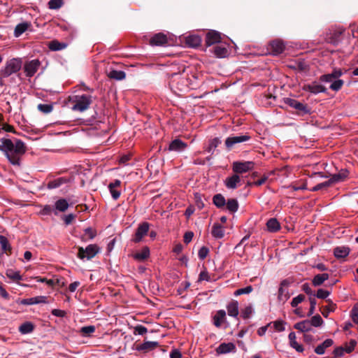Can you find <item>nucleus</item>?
Here are the masks:
<instances>
[{
	"label": "nucleus",
	"instance_id": "f257e3e1",
	"mask_svg": "<svg viewBox=\"0 0 358 358\" xmlns=\"http://www.w3.org/2000/svg\"><path fill=\"white\" fill-rule=\"evenodd\" d=\"M0 150L4 153L8 161L14 166L20 165V157L23 155L27 148L24 143L20 139L15 141L6 138L0 139Z\"/></svg>",
	"mask_w": 358,
	"mask_h": 358
},
{
	"label": "nucleus",
	"instance_id": "f03ea898",
	"mask_svg": "<svg viewBox=\"0 0 358 358\" xmlns=\"http://www.w3.org/2000/svg\"><path fill=\"white\" fill-rule=\"evenodd\" d=\"M352 34L348 30L341 27H331L326 32L324 41L327 43L336 45L338 43H351Z\"/></svg>",
	"mask_w": 358,
	"mask_h": 358
},
{
	"label": "nucleus",
	"instance_id": "7ed1b4c3",
	"mask_svg": "<svg viewBox=\"0 0 358 358\" xmlns=\"http://www.w3.org/2000/svg\"><path fill=\"white\" fill-rule=\"evenodd\" d=\"M22 60L20 58L8 59L3 68L0 70L1 78H8L13 73H17L22 68Z\"/></svg>",
	"mask_w": 358,
	"mask_h": 358
},
{
	"label": "nucleus",
	"instance_id": "20e7f679",
	"mask_svg": "<svg viewBox=\"0 0 358 358\" xmlns=\"http://www.w3.org/2000/svg\"><path fill=\"white\" fill-rule=\"evenodd\" d=\"M100 252V248L96 244L88 245L85 248L78 247L77 257L81 260L86 259L91 260Z\"/></svg>",
	"mask_w": 358,
	"mask_h": 358
},
{
	"label": "nucleus",
	"instance_id": "39448f33",
	"mask_svg": "<svg viewBox=\"0 0 358 358\" xmlns=\"http://www.w3.org/2000/svg\"><path fill=\"white\" fill-rule=\"evenodd\" d=\"M237 49V46H212L210 52L213 53L215 57L221 59L236 55L238 53Z\"/></svg>",
	"mask_w": 358,
	"mask_h": 358
},
{
	"label": "nucleus",
	"instance_id": "423d86ee",
	"mask_svg": "<svg viewBox=\"0 0 358 358\" xmlns=\"http://www.w3.org/2000/svg\"><path fill=\"white\" fill-rule=\"evenodd\" d=\"M171 80V87L176 94L184 92L188 89L187 79L180 74L174 75Z\"/></svg>",
	"mask_w": 358,
	"mask_h": 358
},
{
	"label": "nucleus",
	"instance_id": "0eeeda50",
	"mask_svg": "<svg viewBox=\"0 0 358 358\" xmlns=\"http://www.w3.org/2000/svg\"><path fill=\"white\" fill-rule=\"evenodd\" d=\"M75 104L72 107V110L76 111L83 112L90 108L92 103V96L83 94L81 96H75Z\"/></svg>",
	"mask_w": 358,
	"mask_h": 358
},
{
	"label": "nucleus",
	"instance_id": "6e6552de",
	"mask_svg": "<svg viewBox=\"0 0 358 358\" xmlns=\"http://www.w3.org/2000/svg\"><path fill=\"white\" fill-rule=\"evenodd\" d=\"M176 37L170 33H157L150 39V45H165L175 43Z\"/></svg>",
	"mask_w": 358,
	"mask_h": 358
},
{
	"label": "nucleus",
	"instance_id": "1a4fd4ad",
	"mask_svg": "<svg viewBox=\"0 0 358 358\" xmlns=\"http://www.w3.org/2000/svg\"><path fill=\"white\" fill-rule=\"evenodd\" d=\"M284 103L297 110V114L304 115L310 114V108L303 103L292 98H284Z\"/></svg>",
	"mask_w": 358,
	"mask_h": 358
},
{
	"label": "nucleus",
	"instance_id": "9d476101",
	"mask_svg": "<svg viewBox=\"0 0 358 358\" xmlns=\"http://www.w3.org/2000/svg\"><path fill=\"white\" fill-rule=\"evenodd\" d=\"M255 164L253 162H234L232 164L233 171L236 173L242 174L253 169Z\"/></svg>",
	"mask_w": 358,
	"mask_h": 358
},
{
	"label": "nucleus",
	"instance_id": "9b49d317",
	"mask_svg": "<svg viewBox=\"0 0 358 358\" xmlns=\"http://www.w3.org/2000/svg\"><path fill=\"white\" fill-rule=\"evenodd\" d=\"M149 228L150 224L147 222L139 224L131 238V241L136 243H140L143 240V238L148 234Z\"/></svg>",
	"mask_w": 358,
	"mask_h": 358
},
{
	"label": "nucleus",
	"instance_id": "f8f14e48",
	"mask_svg": "<svg viewBox=\"0 0 358 358\" xmlns=\"http://www.w3.org/2000/svg\"><path fill=\"white\" fill-rule=\"evenodd\" d=\"M251 139V136L249 134H244L236 136H229L225 140V146L228 150H231L234 146L237 143H243Z\"/></svg>",
	"mask_w": 358,
	"mask_h": 358
},
{
	"label": "nucleus",
	"instance_id": "ddd939ff",
	"mask_svg": "<svg viewBox=\"0 0 358 358\" xmlns=\"http://www.w3.org/2000/svg\"><path fill=\"white\" fill-rule=\"evenodd\" d=\"M292 283L289 279H285L281 281L278 289V299L285 303L289 298L288 287Z\"/></svg>",
	"mask_w": 358,
	"mask_h": 358
},
{
	"label": "nucleus",
	"instance_id": "4468645a",
	"mask_svg": "<svg viewBox=\"0 0 358 358\" xmlns=\"http://www.w3.org/2000/svg\"><path fill=\"white\" fill-rule=\"evenodd\" d=\"M41 62L38 59H33L24 64V69L26 76L32 77L38 71Z\"/></svg>",
	"mask_w": 358,
	"mask_h": 358
},
{
	"label": "nucleus",
	"instance_id": "2eb2a0df",
	"mask_svg": "<svg viewBox=\"0 0 358 358\" xmlns=\"http://www.w3.org/2000/svg\"><path fill=\"white\" fill-rule=\"evenodd\" d=\"M223 43L221 34L216 31H210L206 34V45H216ZM224 43H227L224 42Z\"/></svg>",
	"mask_w": 358,
	"mask_h": 358
},
{
	"label": "nucleus",
	"instance_id": "dca6fc26",
	"mask_svg": "<svg viewBox=\"0 0 358 358\" xmlns=\"http://www.w3.org/2000/svg\"><path fill=\"white\" fill-rule=\"evenodd\" d=\"M303 90L306 92H309L314 94H317L320 92H326L327 88L317 83V82H313L310 84H305L303 86Z\"/></svg>",
	"mask_w": 358,
	"mask_h": 358
},
{
	"label": "nucleus",
	"instance_id": "f3484780",
	"mask_svg": "<svg viewBox=\"0 0 358 358\" xmlns=\"http://www.w3.org/2000/svg\"><path fill=\"white\" fill-rule=\"evenodd\" d=\"M266 51L262 50L257 54L260 55H272L277 56L282 54L285 51V46H266Z\"/></svg>",
	"mask_w": 358,
	"mask_h": 358
},
{
	"label": "nucleus",
	"instance_id": "a211bd4d",
	"mask_svg": "<svg viewBox=\"0 0 358 358\" xmlns=\"http://www.w3.org/2000/svg\"><path fill=\"white\" fill-rule=\"evenodd\" d=\"M187 145L186 143L182 141L181 140L176 138L172 141L169 146V150L175 151V152H181L183 151Z\"/></svg>",
	"mask_w": 358,
	"mask_h": 358
},
{
	"label": "nucleus",
	"instance_id": "6ab92c4d",
	"mask_svg": "<svg viewBox=\"0 0 358 358\" xmlns=\"http://www.w3.org/2000/svg\"><path fill=\"white\" fill-rule=\"evenodd\" d=\"M349 172L347 169H341L339 173L331 176L329 181L331 185L344 181L348 177Z\"/></svg>",
	"mask_w": 358,
	"mask_h": 358
},
{
	"label": "nucleus",
	"instance_id": "aec40b11",
	"mask_svg": "<svg viewBox=\"0 0 358 358\" xmlns=\"http://www.w3.org/2000/svg\"><path fill=\"white\" fill-rule=\"evenodd\" d=\"M121 185V181L120 180H115L114 182H110L108 187L111 194V196L114 200H117L120 196V191L116 189L117 187H120Z\"/></svg>",
	"mask_w": 358,
	"mask_h": 358
},
{
	"label": "nucleus",
	"instance_id": "412c9836",
	"mask_svg": "<svg viewBox=\"0 0 358 358\" xmlns=\"http://www.w3.org/2000/svg\"><path fill=\"white\" fill-rule=\"evenodd\" d=\"M236 346L233 343H221L216 349L217 354H226L231 352H235Z\"/></svg>",
	"mask_w": 358,
	"mask_h": 358
},
{
	"label": "nucleus",
	"instance_id": "4be33fe9",
	"mask_svg": "<svg viewBox=\"0 0 358 358\" xmlns=\"http://www.w3.org/2000/svg\"><path fill=\"white\" fill-rule=\"evenodd\" d=\"M47 297L45 296H38L36 297L24 299L20 301V303L22 305H33L38 304L41 303H46Z\"/></svg>",
	"mask_w": 358,
	"mask_h": 358
},
{
	"label": "nucleus",
	"instance_id": "5701e85b",
	"mask_svg": "<svg viewBox=\"0 0 358 358\" xmlns=\"http://www.w3.org/2000/svg\"><path fill=\"white\" fill-rule=\"evenodd\" d=\"M159 345L158 342L155 341H146L141 345H138L136 347V350L143 351L144 352H147L150 351Z\"/></svg>",
	"mask_w": 358,
	"mask_h": 358
},
{
	"label": "nucleus",
	"instance_id": "b1692460",
	"mask_svg": "<svg viewBox=\"0 0 358 358\" xmlns=\"http://www.w3.org/2000/svg\"><path fill=\"white\" fill-rule=\"evenodd\" d=\"M241 182L240 176L236 173L229 177L225 180V185L228 189H236Z\"/></svg>",
	"mask_w": 358,
	"mask_h": 358
},
{
	"label": "nucleus",
	"instance_id": "393cba45",
	"mask_svg": "<svg viewBox=\"0 0 358 358\" xmlns=\"http://www.w3.org/2000/svg\"><path fill=\"white\" fill-rule=\"evenodd\" d=\"M342 74V72L338 71H334L331 73L324 74L320 76V80L322 82L325 83H333L335 79H337Z\"/></svg>",
	"mask_w": 358,
	"mask_h": 358
},
{
	"label": "nucleus",
	"instance_id": "a878e982",
	"mask_svg": "<svg viewBox=\"0 0 358 358\" xmlns=\"http://www.w3.org/2000/svg\"><path fill=\"white\" fill-rule=\"evenodd\" d=\"M226 320V312L224 310L217 311L216 314L213 316V324L216 327H221L222 324Z\"/></svg>",
	"mask_w": 358,
	"mask_h": 358
},
{
	"label": "nucleus",
	"instance_id": "bb28decb",
	"mask_svg": "<svg viewBox=\"0 0 358 358\" xmlns=\"http://www.w3.org/2000/svg\"><path fill=\"white\" fill-rule=\"evenodd\" d=\"M227 313L229 316L237 317L238 315V302L231 300L227 306Z\"/></svg>",
	"mask_w": 358,
	"mask_h": 358
},
{
	"label": "nucleus",
	"instance_id": "cd10ccee",
	"mask_svg": "<svg viewBox=\"0 0 358 358\" xmlns=\"http://www.w3.org/2000/svg\"><path fill=\"white\" fill-rule=\"evenodd\" d=\"M69 206V203L65 199H59L55 203V215H57V211L65 212Z\"/></svg>",
	"mask_w": 358,
	"mask_h": 358
},
{
	"label": "nucleus",
	"instance_id": "c85d7f7f",
	"mask_svg": "<svg viewBox=\"0 0 358 358\" xmlns=\"http://www.w3.org/2000/svg\"><path fill=\"white\" fill-rule=\"evenodd\" d=\"M349 253L350 248L346 246H338L334 250V255L337 259L345 258Z\"/></svg>",
	"mask_w": 358,
	"mask_h": 358
},
{
	"label": "nucleus",
	"instance_id": "c756f323",
	"mask_svg": "<svg viewBox=\"0 0 358 358\" xmlns=\"http://www.w3.org/2000/svg\"><path fill=\"white\" fill-rule=\"evenodd\" d=\"M294 328L302 332H307L311 330L312 327L310 322L308 320H306L296 323L294 325Z\"/></svg>",
	"mask_w": 358,
	"mask_h": 358
},
{
	"label": "nucleus",
	"instance_id": "7c9ffc66",
	"mask_svg": "<svg viewBox=\"0 0 358 358\" xmlns=\"http://www.w3.org/2000/svg\"><path fill=\"white\" fill-rule=\"evenodd\" d=\"M266 228L269 232H277L280 229V224L276 218H270L266 222Z\"/></svg>",
	"mask_w": 358,
	"mask_h": 358
},
{
	"label": "nucleus",
	"instance_id": "2f4dec72",
	"mask_svg": "<svg viewBox=\"0 0 358 358\" xmlns=\"http://www.w3.org/2000/svg\"><path fill=\"white\" fill-rule=\"evenodd\" d=\"M150 256V250L148 247H144L140 252H136L133 257L139 262H143L145 259H147Z\"/></svg>",
	"mask_w": 358,
	"mask_h": 358
},
{
	"label": "nucleus",
	"instance_id": "473e14b6",
	"mask_svg": "<svg viewBox=\"0 0 358 358\" xmlns=\"http://www.w3.org/2000/svg\"><path fill=\"white\" fill-rule=\"evenodd\" d=\"M31 27V23L28 22H24L18 24L14 30V35L16 37H19L24 32H25L29 27Z\"/></svg>",
	"mask_w": 358,
	"mask_h": 358
},
{
	"label": "nucleus",
	"instance_id": "72a5a7b5",
	"mask_svg": "<svg viewBox=\"0 0 358 358\" xmlns=\"http://www.w3.org/2000/svg\"><path fill=\"white\" fill-rule=\"evenodd\" d=\"M212 236L215 238H222L224 236V231L221 224L215 223L211 231Z\"/></svg>",
	"mask_w": 358,
	"mask_h": 358
},
{
	"label": "nucleus",
	"instance_id": "f704fd0d",
	"mask_svg": "<svg viewBox=\"0 0 358 358\" xmlns=\"http://www.w3.org/2000/svg\"><path fill=\"white\" fill-rule=\"evenodd\" d=\"M0 245L1 250L4 252H6L8 255L11 254L12 248L8 242V238L3 235H0Z\"/></svg>",
	"mask_w": 358,
	"mask_h": 358
},
{
	"label": "nucleus",
	"instance_id": "c9c22d12",
	"mask_svg": "<svg viewBox=\"0 0 358 358\" xmlns=\"http://www.w3.org/2000/svg\"><path fill=\"white\" fill-rule=\"evenodd\" d=\"M289 340L290 346L294 348L297 352H302L303 348L296 341V334L294 332H291L289 334Z\"/></svg>",
	"mask_w": 358,
	"mask_h": 358
},
{
	"label": "nucleus",
	"instance_id": "e433bc0d",
	"mask_svg": "<svg viewBox=\"0 0 358 358\" xmlns=\"http://www.w3.org/2000/svg\"><path fill=\"white\" fill-rule=\"evenodd\" d=\"M34 329V325L30 322H26L19 327V331L22 334H27L31 333Z\"/></svg>",
	"mask_w": 358,
	"mask_h": 358
},
{
	"label": "nucleus",
	"instance_id": "4c0bfd02",
	"mask_svg": "<svg viewBox=\"0 0 358 358\" xmlns=\"http://www.w3.org/2000/svg\"><path fill=\"white\" fill-rule=\"evenodd\" d=\"M329 278V275L328 273H322V274H317L314 276L312 282L314 286H320L322 285V283L328 280Z\"/></svg>",
	"mask_w": 358,
	"mask_h": 358
},
{
	"label": "nucleus",
	"instance_id": "58836bf2",
	"mask_svg": "<svg viewBox=\"0 0 358 358\" xmlns=\"http://www.w3.org/2000/svg\"><path fill=\"white\" fill-rule=\"evenodd\" d=\"M201 43V38L198 35H189L185 37V45H200Z\"/></svg>",
	"mask_w": 358,
	"mask_h": 358
},
{
	"label": "nucleus",
	"instance_id": "ea45409f",
	"mask_svg": "<svg viewBox=\"0 0 358 358\" xmlns=\"http://www.w3.org/2000/svg\"><path fill=\"white\" fill-rule=\"evenodd\" d=\"M213 204L217 208H222L226 204V200L223 195L221 194H217L213 196Z\"/></svg>",
	"mask_w": 358,
	"mask_h": 358
},
{
	"label": "nucleus",
	"instance_id": "a19ab883",
	"mask_svg": "<svg viewBox=\"0 0 358 358\" xmlns=\"http://www.w3.org/2000/svg\"><path fill=\"white\" fill-rule=\"evenodd\" d=\"M108 77L111 79L122 80L125 78L126 73L123 71L112 70L108 73Z\"/></svg>",
	"mask_w": 358,
	"mask_h": 358
},
{
	"label": "nucleus",
	"instance_id": "79ce46f5",
	"mask_svg": "<svg viewBox=\"0 0 358 358\" xmlns=\"http://www.w3.org/2000/svg\"><path fill=\"white\" fill-rule=\"evenodd\" d=\"M327 302L329 303L328 306L323 307V310L322 311V314L324 317H327L329 313L334 312L336 308V305L331 299L327 300Z\"/></svg>",
	"mask_w": 358,
	"mask_h": 358
},
{
	"label": "nucleus",
	"instance_id": "37998d69",
	"mask_svg": "<svg viewBox=\"0 0 358 358\" xmlns=\"http://www.w3.org/2000/svg\"><path fill=\"white\" fill-rule=\"evenodd\" d=\"M67 180L64 178H59L50 181L48 183V189H55L60 187L62 184L66 183Z\"/></svg>",
	"mask_w": 358,
	"mask_h": 358
},
{
	"label": "nucleus",
	"instance_id": "c03bdc74",
	"mask_svg": "<svg viewBox=\"0 0 358 358\" xmlns=\"http://www.w3.org/2000/svg\"><path fill=\"white\" fill-rule=\"evenodd\" d=\"M85 234L82 236V241H87L88 240L93 239L96 235V232L95 230L92 229L91 227H87L85 230Z\"/></svg>",
	"mask_w": 358,
	"mask_h": 358
},
{
	"label": "nucleus",
	"instance_id": "a18cd8bd",
	"mask_svg": "<svg viewBox=\"0 0 358 358\" xmlns=\"http://www.w3.org/2000/svg\"><path fill=\"white\" fill-rule=\"evenodd\" d=\"M227 208L231 213H235L238 209V203L236 199H229L226 203Z\"/></svg>",
	"mask_w": 358,
	"mask_h": 358
},
{
	"label": "nucleus",
	"instance_id": "49530a36",
	"mask_svg": "<svg viewBox=\"0 0 358 358\" xmlns=\"http://www.w3.org/2000/svg\"><path fill=\"white\" fill-rule=\"evenodd\" d=\"M6 275L8 278L13 281H19L22 279L20 271H15L13 269H8L6 271Z\"/></svg>",
	"mask_w": 358,
	"mask_h": 358
},
{
	"label": "nucleus",
	"instance_id": "de8ad7c7",
	"mask_svg": "<svg viewBox=\"0 0 358 358\" xmlns=\"http://www.w3.org/2000/svg\"><path fill=\"white\" fill-rule=\"evenodd\" d=\"M95 330H96V328L93 325H90V326H85V327H83L80 330V334L83 336H85V337H90L92 336V334L93 333L95 332Z\"/></svg>",
	"mask_w": 358,
	"mask_h": 358
},
{
	"label": "nucleus",
	"instance_id": "09e8293b",
	"mask_svg": "<svg viewBox=\"0 0 358 358\" xmlns=\"http://www.w3.org/2000/svg\"><path fill=\"white\" fill-rule=\"evenodd\" d=\"M221 143V140L219 138H213L209 143L207 148L208 152H213L214 150Z\"/></svg>",
	"mask_w": 358,
	"mask_h": 358
},
{
	"label": "nucleus",
	"instance_id": "8fccbe9b",
	"mask_svg": "<svg viewBox=\"0 0 358 358\" xmlns=\"http://www.w3.org/2000/svg\"><path fill=\"white\" fill-rule=\"evenodd\" d=\"M309 321L311 323V327H320L324 322L322 318L318 314L312 317L311 320Z\"/></svg>",
	"mask_w": 358,
	"mask_h": 358
},
{
	"label": "nucleus",
	"instance_id": "3c124183",
	"mask_svg": "<svg viewBox=\"0 0 358 358\" xmlns=\"http://www.w3.org/2000/svg\"><path fill=\"white\" fill-rule=\"evenodd\" d=\"M253 290V287L251 285L247 286L243 288L238 289L236 290L234 293V296H237L241 294H248L252 292Z\"/></svg>",
	"mask_w": 358,
	"mask_h": 358
},
{
	"label": "nucleus",
	"instance_id": "603ef678",
	"mask_svg": "<svg viewBox=\"0 0 358 358\" xmlns=\"http://www.w3.org/2000/svg\"><path fill=\"white\" fill-rule=\"evenodd\" d=\"M331 185H331V182L329 181V180H327L325 182H323L317 184V185L313 187L310 189V191H312V192L319 191V190H321L322 189L327 188V187H330Z\"/></svg>",
	"mask_w": 358,
	"mask_h": 358
},
{
	"label": "nucleus",
	"instance_id": "864d4df0",
	"mask_svg": "<svg viewBox=\"0 0 358 358\" xmlns=\"http://www.w3.org/2000/svg\"><path fill=\"white\" fill-rule=\"evenodd\" d=\"M63 0H50L48 2V7L50 9H59L63 5Z\"/></svg>",
	"mask_w": 358,
	"mask_h": 358
},
{
	"label": "nucleus",
	"instance_id": "5fc2aeb1",
	"mask_svg": "<svg viewBox=\"0 0 358 358\" xmlns=\"http://www.w3.org/2000/svg\"><path fill=\"white\" fill-rule=\"evenodd\" d=\"M253 313V308L251 305L246 306L244 309L241 310V317L243 319H248Z\"/></svg>",
	"mask_w": 358,
	"mask_h": 358
},
{
	"label": "nucleus",
	"instance_id": "6e6d98bb",
	"mask_svg": "<svg viewBox=\"0 0 358 358\" xmlns=\"http://www.w3.org/2000/svg\"><path fill=\"white\" fill-rule=\"evenodd\" d=\"M37 108L40 111L45 114L50 113L53 109V106L51 104L40 103L38 105Z\"/></svg>",
	"mask_w": 358,
	"mask_h": 358
},
{
	"label": "nucleus",
	"instance_id": "4d7b16f0",
	"mask_svg": "<svg viewBox=\"0 0 358 358\" xmlns=\"http://www.w3.org/2000/svg\"><path fill=\"white\" fill-rule=\"evenodd\" d=\"M343 80H334V82L330 85V89L334 91H338L342 86L343 85Z\"/></svg>",
	"mask_w": 358,
	"mask_h": 358
},
{
	"label": "nucleus",
	"instance_id": "13d9d810",
	"mask_svg": "<svg viewBox=\"0 0 358 358\" xmlns=\"http://www.w3.org/2000/svg\"><path fill=\"white\" fill-rule=\"evenodd\" d=\"M34 279L37 282H45L50 287H54L55 285V280H52V279L48 280L46 278H43V277H41V276H36V277H34Z\"/></svg>",
	"mask_w": 358,
	"mask_h": 358
},
{
	"label": "nucleus",
	"instance_id": "bf43d9fd",
	"mask_svg": "<svg viewBox=\"0 0 358 358\" xmlns=\"http://www.w3.org/2000/svg\"><path fill=\"white\" fill-rule=\"evenodd\" d=\"M304 300L305 296L303 294H299L297 296L292 299L291 306L295 308L299 305V303H301Z\"/></svg>",
	"mask_w": 358,
	"mask_h": 358
},
{
	"label": "nucleus",
	"instance_id": "052dcab7",
	"mask_svg": "<svg viewBox=\"0 0 358 358\" xmlns=\"http://www.w3.org/2000/svg\"><path fill=\"white\" fill-rule=\"evenodd\" d=\"M309 301H310V308L308 313V316H310L314 313L315 306H316V299L315 296H310L309 297Z\"/></svg>",
	"mask_w": 358,
	"mask_h": 358
},
{
	"label": "nucleus",
	"instance_id": "680f3d73",
	"mask_svg": "<svg viewBox=\"0 0 358 358\" xmlns=\"http://www.w3.org/2000/svg\"><path fill=\"white\" fill-rule=\"evenodd\" d=\"M148 331V329L145 327L143 325H137L134 327V334L138 335H143Z\"/></svg>",
	"mask_w": 358,
	"mask_h": 358
},
{
	"label": "nucleus",
	"instance_id": "e2e57ef3",
	"mask_svg": "<svg viewBox=\"0 0 358 358\" xmlns=\"http://www.w3.org/2000/svg\"><path fill=\"white\" fill-rule=\"evenodd\" d=\"M202 280H206L210 281V277L208 273V272L206 271V268H204L199 274V280L198 281H202Z\"/></svg>",
	"mask_w": 358,
	"mask_h": 358
},
{
	"label": "nucleus",
	"instance_id": "0e129e2a",
	"mask_svg": "<svg viewBox=\"0 0 358 358\" xmlns=\"http://www.w3.org/2000/svg\"><path fill=\"white\" fill-rule=\"evenodd\" d=\"M209 250L208 248L203 246L200 248L198 252L199 257L201 259H204L208 255Z\"/></svg>",
	"mask_w": 358,
	"mask_h": 358
},
{
	"label": "nucleus",
	"instance_id": "69168bd1",
	"mask_svg": "<svg viewBox=\"0 0 358 358\" xmlns=\"http://www.w3.org/2000/svg\"><path fill=\"white\" fill-rule=\"evenodd\" d=\"M330 294V292L327 290L323 289H319L317 292L316 296L319 299H326L329 295Z\"/></svg>",
	"mask_w": 358,
	"mask_h": 358
},
{
	"label": "nucleus",
	"instance_id": "338daca9",
	"mask_svg": "<svg viewBox=\"0 0 358 358\" xmlns=\"http://www.w3.org/2000/svg\"><path fill=\"white\" fill-rule=\"evenodd\" d=\"M284 324L285 322L282 320H277L273 322V325L275 330L280 332L285 331Z\"/></svg>",
	"mask_w": 358,
	"mask_h": 358
},
{
	"label": "nucleus",
	"instance_id": "774afa93",
	"mask_svg": "<svg viewBox=\"0 0 358 358\" xmlns=\"http://www.w3.org/2000/svg\"><path fill=\"white\" fill-rule=\"evenodd\" d=\"M302 290L310 296H315L314 292L313 291V289L310 288L308 283H304L302 285Z\"/></svg>",
	"mask_w": 358,
	"mask_h": 358
}]
</instances>
